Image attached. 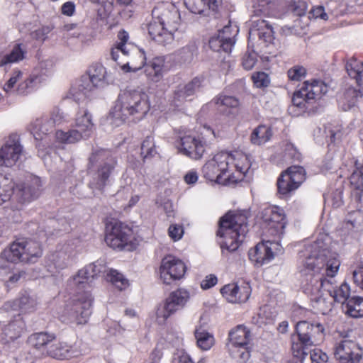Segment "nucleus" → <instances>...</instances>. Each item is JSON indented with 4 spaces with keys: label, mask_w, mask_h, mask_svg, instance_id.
Here are the masks:
<instances>
[{
    "label": "nucleus",
    "mask_w": 363,
    "mask_h": 363,
    "mask_svg": "<svg viewBox=\"0 0 363 363\" xmlns=\"http://www.w3.org/2000/svg\"><path fill=\"white\" fill-rule=\"evenodd\" d=\"M334 355L342 363H358L362 352L354 341L344 339L336 345Z\"/></svg>",
    "instance_id": "obj_22"
},
{
    "label": "nucleus",
    "mask_w": 363,
    "mask_h": 363,
    "mask_svg": "<svg viewBox=\"0 0 363 363\" xmlns=\"http://www.w3.org/2000/svg\"><path fill=\"white\" fill-rule=\"evenodd\" d=\"M75 128L86 139L92 135L94 125L92 123L91 115L86 110H83L77 113Z\"/></svg>",
    "instance_id": "obj_36"
},
{
    "label": "nucleus",
    "mask_w": 363,
    "mask_h": 363,
    "mask_svg": "<svg viewBox=\"0 0 363 363\" xmlns=\"http://www.w3.org/2000/svg\"><path fill=\"white\" fill-rule=\"evenodd\" d=\"M186 7L194 13L213 15L217 17L222 6L223 0H184Z\"/></svg>",
    "instance_id": "obj_26"
},
{
    "label": "nucleus",
    "mask_w": 363,
    "mask_h": 363,
    "mask_svg": "<svg viewBox=\"0 0 363 363\" xmlns=\"http://www.w3.org/2000/svg\"><path fill=\"white\" fill-rule=\"evenodd\" d=\"M157 154L154 140L152 136H147L141 145V155L144 158L152 157Z\"/></svg>",
    "instance_id": "obj_51"
},
{
    "label": "nucleus",
    "mask_w": 363,
    "mask_h": 363,
    "mask_svg": "<svg viewBox=\"0 0 363 363\" xmlns=\"http://www.w3.org/2000/svg\"><path fill=\"white\" fill-rule=\"evenodd\" d=\"M106 279L112 283L119 290H123L128 286V281L124 276L118 271L110 269H106Z\"/></svg>",
    "instance_id": "obj_46"
},
{
    "label": "nucleus",
    "mask_w": 363,
    "mask_h": 363,
    "mask_svg": "<svg viewBox=\"0 0 363 363\" xmlns=\"http://www.w3.org/2000/svg\"><path fill=\"white\" fill-rule=\"evenodd\" d=\"M257 62V55L254 51H247L242 57V65L246 70H251Z\"/></svg>",
    "instance_id": "obj_53"
},
{
    "label": "nucleus",
    "mask_w": 363,
    "mask_h": 363,
    "mask_svg": "<svg viewBox=\"0 0 363 363\" xmlns=\"http://www.w3.org/2000/svg\"><path fill=\"white\" fill-rule=\"evenodd\" d=\"M347 315L353 318L363 317V298L359 297L350 298L343 306Z\"/></svg>",
    "instance_id": "obj_39"
},
{
    "label": "nucleus",
    "mask_w": 363,
    "mask_h": 363,
    "mask_svg": "<svg viewBox=\"0 0 363 363\" xmlns=\"http://www.w3.org/2000/svg\"><path fill=\"white\" fill-rule=\"evenodd\" d=\"M216 104L218 106H226L229 108H235L238 106V100L230 96H220L216 99Z\"/></svg>",
    "instance_id": "obj_55"
},
{
    "label": "nucleus",
    "mask_w": 363,
    "mask_h": 363,
    "mask_svg": "<svg viewBox=\"0 0 363 363\" xmlns=\"http://www.w3.org/2000/svg\"><path fill=\"white\" fill-rule=\"evenodd\" d=\"M229 30V26H225L217 35L211 38L209 40V47L212 50L215 52H220L222 50L226 53L231 52L235 40L233 38L226 35Z\"/></svg>",
    "instance_id": "obj_33"
},
{
    "label": "nucleus",
    "mask_w": 363,
    "mask_h": 363,
    "mask_svg": "<svg viewBox=\"0 0 363 363\" xmlns=\"http://www.w3.org/2000/svg\"><path fill=\"white\" fill-rule=\"evenodd\" d=\"M55 339L54 335L41 332L31 335L28 338V342L30 345L37 349L45 347L48 348Z\"/></svg>",
    "instance_id": "obj_42"
},
{
    "label": "nucleus",
    "mask_w": 363,
    "mask_h": 363,
    "mask_svg": "<svg viewBox=\"0 0 363 363\" xmlns=\"http://www.w3.org/2000/svg\"><path fill=\"white\" fill-rule=\"evenodd\" d=\"M116 164L114 159L110 156L109 152L100 150L91 154L89 157V169L97 167L92 176L90 186L93 189L102 190L107 184L108 179Z\"/></svg>",
    "instance_id": "obj_9"
},
{
    "label": "nucleus",
    "mask_w": 363,
    "mask_h": 363,
    "mask_svg": "<svg viewBox=\"0 0 363 363\" xmlns=\"http://www.w3.org/2000/svg\"><path fill=\"white\" fill-rule=\"evenodd\" d=\"M301 263L309 272H317V278L313 282L314 285L306 287L309 293L318 291L323 289L330 298L342 303L343 306L350 299V289L348 284L342 283L340 286L335 285V277L340 266L339 255L324 247L323 242L318 240L308 246L303 255Z\"/></svg>",
    "instance_id": "obj_1"
},
{
    "label": "nucleus",
    "mask_w": 363,
    "mask_h": 363,
    "mask_svg": "<svg viewBox=\"0 0 363 363\" xmlns=\"http://www.w3.org/2000/svg\"><path fill=\"white\" fill-rule=\"evenodd\" d=\"M183 234L184 230L181 225L172 224L169 227L168 235L174 241L180 240Z\"/></svg>",
    "instance_id": "obj_58"
},
{
    "label": "nucleus",
    "mask_w": 363,
    "mask_h": 363,
    "mask_svg": "<svg viewBox=\"0 0 363 363\" xmlns=\"http://www.w3.org/2000/svg\"><path fill=\"white\" fill-rule=\"evenodd\" d=\"M22 75V72L21 71H15L8 82L5 84L4 86V90L6 93H9L12 91V89L16 82L18 81L20 77Z\"/></svg>",
    "instance_id": "obj_59"
},
{
    "label": "nucleus",
    "mask_w": 363,
    "mask_h": 363,
    "mask_svg": "<svg viewBox=\"0 0 363 363\" xmlns=\"http://www.w3.org/2000/svg\"><path fill=\"white\" fill-rule=\"evenodd\" d=\"M252 22L250 35H257L264 42L272 43L274 37L271 25L264 19L252 20Z\"/></svg>",
    "instance_id": "obj_34"
},
{
    "label": "nucleus",
    "mask_w": 363,
    "mask_h": 363,
    "mask_svg": "<svg viewBox=\"0 0 363 363\" xmlns=\"http://www.w3.org/2000/svg\"><path fill=\"white\" fill-rule=\"evenodd\" d=\"M49 116L55 125L62 124L67 118V116L58 108H55Z\"/></svg>",
    "instance_id": "obj_60"
},
{
    "label": "nucleus",
    "mask_w": 363,
    "mask_h": 363,
    "mask_svg": "<svg viewBox=\"0 0 363 363\" xmlns=\"http://www.w3.org/2000/svg\"><path fill=\"white\" fill-rule=\"evenodd\" d=\"M354 282L363 290V267H359L352 272Z\"/></svg>",
    "instance_id": "obj_64"
},
{
    "label": "nucleus",
    "mask_w": 363,
    "mask_h": 363,
    "mask_svg": "<svg viewBox=\"0 0 363 363\" xmlns=\"http://www.w3.org/2000/svg\"><path fill=\"white\" fill-rule=\"evenodd\" d=\"M106 272V266L103 261H97L89 264L78 271L73 277L72 284L79 290L85 289L84 291H89L90 284L92 280L100 273Z\"/></svg>",
    "instance_id": "obj_20"
},
{
    "label": "nucleus",
    "mask_w": 363,
    "mask_h": 363,
    "mask_svg": "<svg viewBox=\"0 0 363 363\" xmlns=\"http://www.w3.org/2000/svg\"><path fill=\"white\" fill-rule=\"evenodd\" d=\"M186 267L180 259L169 255L161 261L160 267V279L165 284L182 279L186 273Z\"/></svg>",
    "instance_id": "obj_16"
},
{
    "label": "nucleus",
    "mask_w": 363,
    "mask_h": 363,
    "mask_svg": "<svg viewBox=\"0 0 363 363\" xmlns=\"http://www.w3.org/2000/svg\"><path fill=\"white\" fill-rule=\"evenodd\" d=\"M253 17H260L259 19H263V17L267 16L270 13V6L266 0H261L253 6L252 10Z\"/></svg>",
    "instance_id": "obj_52"
},
{
    "label": "nucleus",
    "mask_w": 363,
    "mask_h": 363,
    "mask_svg": "<svg viewBox=\"0 0 363 363\" xmlns=\"http://www.w3.org/2000/svg\"><path fill=\"white\" fill-rule=\"evenodd\" d=\"M272 135V133L269 127L260 125L252 131L250 140L252 143L260 145L267 142L271 138Z\"/></svg>",
    "instance_id": "obj_43"
},
{
    "label": "nucleus",
    "mask_w": 363,
    "mask_h": 363,
    "mask_svg": "<svg viewBox=\"0 0 363 363\" xmlns=\"http://www.w3.org/2000/svg\"><path fill=\"white\" fill-rule=\"evenodd\" d=\"M198 48L195 43H190L179 50V56L184 62H190L197 55Z\"/></svg>",
    "instance_id": "obj_49"
},
{
    "label": "nucleus",
    "mask_w": 363,
    "mask_h": 363,
    "mask_svg": "<svg viewBox=\"0 0 363 363\" xmlns=\"http://www.w3.org/2000/svg\"><path fill=\"white\" fill-rule=\"evenodd\" d=\"M150 110V103L147 94L138 89L124 90L118 96L110 115L113 123L119 125L129 116L141 120Z\"/></svg>",
    "instance_id": "obj_3"
},
{
    "label": "nucleus",
    "mask_w": 363,
    "mask_h": 363,
    "mask_svg": "<svg viewBox=\"0 0 363 363\" xmlns=\"http://www.w3.org/2000/svg\"><path fill=\"white\" fill-rule=\"evenodd\" d=\"M57 139L64 143H74L82 139H86L77 129H72L67 132L58 130L56 132Z\"/></svg>",
    "instance_id": "obj_47"
},
{
    "label": "nucleus",
    "mask_w": 363,
    "mask_h": 363,
    "mask_svg": "<svg viewBox=\"0 0 363 363\" xmlns=\"http://www.w3.org/2000/svg\"><path fill=\"white\" fill-rule=\"evenodd\" d=\"M306 74V69L299 65H296L289 69L288 77L291 80L299 81L302 79Z\"/></svg>",
    "instance_id": "obj_54"
},
{
    "label": "nucleus",
    "mask_w": 363,
    "mask_h": 363,
    "mask_svg": "<svg viewBox=\"0 0 363 363\" xmlns=\"http://www.w3.org/2000/svg\"><path fill=\"white\" fill-rule=\"evenodd\" d=\"M52 261L57 268L64 269L71 264L72 257L65 250H60L53 255Z\"/></svg>",
    "instance_id": "obj_50"
},
{
    "label": "nucleus",
    "mask_w": 363,
    "mask_h": 363,
    "mask_svg": "<svg viewBox=\"0 0 363 363\" xmlns=\"http://www.w3.org/2000/svg\"><path fill=\"white\" fill-rule=\"evenodd\" d=\"M109 84V75L106 68L101 64L91 65L86 74L83 75L79 83L70 89V94L74 100L79 101L89 96L96 89L104 87Z\"/></svg>",
    "instance_id": "obj_5"
},
{
    "label": "nucleus",
    "mask_w": 363,
    "mask_h": 363,
    "mask_svg": "<svg viewBox=\"0 0 363 363\" xmlns=\"http://www.w3.org/2000/svg\"><path fill=\"white\" fill-rule=\"evenodd\" d=\"M275 247H279L278 242L267 241L258 243L249 250V259L257 267L267 264L274 259V253L272 248Z\"/></svg>",
    "instance_id": "obj_25"
},
{
    "label": "nucleus",
    "mask_w": 363,
    "mask_h": 363,
    "mask_svg": "<svg viewBox=\"0 0 363 363\" xmlns=\"http://www.w3.org/2000/svg\"><path fill=\"white\" fill-rule=\"evenodd\" d=\"M195 337L198 347L203 350H210L215 344L213 335L202 328L195 330Z\"/></svg>",
    "instance_id": "obj_41"
},
{
    "label": "nucleus",
    "mask_w": 363,
    "mask_h": 363,
    "mask_svg": "<svg viewBox=\"0 0 363 363\" xmlns=\"http://www.w3.org/2000/svg\"><path fill=\"white\" fill-rule=\"evenodd\" d=\"M310 358L313 363H326L328 355L319 349H314L310 351Z\"/></svg>",
    "instance_id": "obj_57"
},
{
    "label": "nucleus",
    "mask_w": 363,
    "mask_h": 363,
    "mask_svg": "<svg viewBox=\"0 0 363 363\" xmlns=\"http://www.w3.org/2000/svg\"><path fill=\"white\" fill-rule=\"evenodd\" d=\"M38 305L37 298L35 294L24 291L19 297L12 301L6 302L2 309L9 311H21L22 312H33L36 309Z\"/></svg>",
    "instance_id": "obj_28"
},
{
    "label": "nucleus",
    "mask_w": 363,
    "mask_h": 363,
    "mask_svg": "<svg viewBox=\"0 0 363 363\" xmlns=\"http://www.w3.org/2000/svg\"><path fill=\"white\" fill-rule=\"evenodd\" d=\"M48 354L56 359H66L71 357L69 350L62 347L60 342L51 343L47 350Z\"/></svg>",
    "instance_id": "obj_48"
},
{
    "label": "nucleus",
    "mask_w": 363,
    "mask_h": 363,
    "mask_svg": "<svg viewBox=\"0 0 363 363\" xmlns=\"http://www.w3.org/2000/svg\"><path fill=\"white\" fill-rule=\"evenodd\" d=\"M348 75L354 79L359 86L363 85V62L358 61L355 57H351L345 65Z\"/></svg>",
    "instance_id": "obj_38"
},
{
    "label": "nucleus",
    "mask_w": 363,
    "mask_h": 363,
    "mask_svg": "<svg viewBox=\"0 0 363 363\" xmlns=\"http://www.w3.org/2000/svg\"><path fill=\"white\" fill-rule=\"evenodd\" d=\"M132 238V229L127 225L115 220L106 223L105 242L113 249L133 250L135 244Z\"/></svg>",
    "instance_id": "obj_10"
},
{
    "label": "nucleus",
    "mask_w": 363,
    "mask_h": 363,
    "mask_svg": "<svg viewBox=\"0 0 363 363\" xmlns=\"http://www.w3.org/2000/svg\"><path fill=\"white\" fill-rule=\"evenodd\" d=\"M261 218L267 225L271 235L280 237L284 234L286 221L282 209L277 206L266 207L261 212Z\"/></svg>",
    "instance_id": "obj_18"
},
{
    "label": "nucleus",
    "mask_w": 363,
    "mask_h": 363,
    "mask_svg": "<svg viewBox=\"0 0 363 363\" xmlns=\"http://www.w3.org/2000/svg\"><path fill=\"white\" fill-rule=\"evenodd\" d=\"M91 303L90 293L78 291L65 303L60 313V319L66 323L85 324L91 313Z\"/></svg>",
    "instance_id": "obj_6"
},
{
    "label": "nucleus",
    "mask_w": 363,
    "mask_h": 363,
    "mask_svg": "<svg viewBox=\"0 0 363 363\" xmlns=\"http://www.w3.org/2000/svg\"><path fill=\"white\" fill-rule=\"evenodd\" d=\"M300 267V272L304 276L302 281L303 292L311 297L312 306L317 312L322 314L327 313L332 308V301L331 300H328V298L325 296L323 289H318V291L315 293H309L306 291V287L308 285V286L314 285L313 282L315 279H318L317 272H309L302 264ZM326 295H328V293Z\"/></svg>",
    "instance_id": "obj_14"
},
{
    "label": "nucleus",
    "mask_w": 363,
    "mask_h": 363,
    "mask_svg": "<svg viewBox=\"0 0 363 363\" xmlns=\"http://www.w3.org/2000/svg\"><path fill=\"white\" fill-rule=\"evenodd\" d=\"M52 26H43L33 33V36L35 39L40 41H44L47 38L48 33L52 30Z\"/></svg>",
    "instance_id": "obj_61"
},
{
    "label": "nucleus",
    "mask_w": 363,
    "mask_h": 363,
    "mask_svg": "<svg viewBox=\"0 0 363 363\" xmlns=\"http://www.w3.org/2000/svg\"><path fill=\"white\" fill-rule=\"evenodd\" d=\"M201 87V81L194 78L186 84H180L174 91V101L175 103H182L191 96Z\"/></svg>",
    "instance_id": "obj_35"
},
{
    "label": "nucleus",
    "mask_w": 363,
    "mask_h": 363,
    "mask_svg": "<svg viewBox=\"0 0 363 363\" xmlns=\"http://www.w3.org/2000/svg\"><path fill=\"white\" fill-rule=\"evenodd\" d=\"M42 254V249L38 242L21 238L13 242L9 249L3 251L1 255L10 262L35 263Z\"/></svg>",
    "instance_id": "obj_8"
},
{
    "label": "nucleus",
    "mask_w": 363,
    "mask_h": 363,
    "mask_svg": "<svg viewBox=\"0 0 363 363\" xmlns=\"http://www.w3.org/2000/svg\"><path fill=\"white\" fill-rule=\"evenodd\" d=\"M250 331L243 325H238L228 333L226 347L232 357L242 362L250 357Z\"/></svg>",
    "instance_id": "obj_12"
},
{
    "label": "nucleus",
    "mask_w": 363,
    "mask_h": 363,
    "mask_svg": "<svg viewBox=\"0 0 363 363\" xmlns=\"http://www.w3.org/2000/svg\"><path fill=\"white\" fill-rule=\"evenodd\" d=\"M164 56H157L146 62L144 72L147 81L152 83L160 82L165 73L170 69V65Z\"/></svg>",
    "instance_id": "obj_24"
},
{
    "label": "nucleus",
    "mask_w": 363,
    "mask_h": 363,
    "mask_svg": "<svg viewBox=\"0 0 363 363\" xmlns=\"http://www.w3.org/2000/svg\"><path fill=\"white\" fill-rule=\"evenodd\" d=\"M189 298V292L183 289L172 292L162 305L157 307V320L160 323L164 322L170 315L182 308Z\"/></svg>",
    "instance_id": "obj_15"
},
{
    "label": "nucleus",
    "mask_w": 363,
    "mask_h": 363,
    "mask_svg": "<svg viewBox=\"0 0 363 363\" xmlns=\"http://www.w3.org/2000/svg\"><path fill=\"white\" fill-rule=\"evenodd\" d=\"M229 156L230 159L228 160V171L230 172V164L233 163L235 169V172H230L233 178L232 182L242 181L250 173L251 164L248 155L242 152L235 151L229 153Z\"/></svg>",
    "instance_id": "obj_23"
},
{
    "label": "nucleus",
    "mask_w": 363,
    "mask_h": 363,
    "mask_svg": "<svg viewBox=\"0 0 363 363\" xmlns=\"http://www.w3.org/2000/svg\"><path fill=\"white\" fill-rule=\"evenodd\" d=\"M26 54L25 48L21 44H16L11 51L0 59V66L6 67L9 64L17 62L22 60Z\"/></svg>",
    "instance_id": "obj_40"
},
{
    "label": "nucleus",
    "mask_w": 363,
    "mask_h": 363,
    "mask_svg": "<svg viewBox=\"0 0 363 363\" xmlns=\"http://www.w3.org/2000/svg\"><path fill=\"white\" fill-rule=\"evenodd\" d=\"M26 328V324L20 314L13 316V318L5 325L2 329V338L6 342L13 341L18 338Z\"/></svg>",
    "instance_id": "obj_32"
},
{
    "label": "nucleus",
    "mask_w": 363,
    "mask_h": 363,
    "mask_svg": "<svg viewBox=\"0 0 363 363\" xmlns=\"http://www.w3.org/2000/svg\"><path fill=\"white\" fill-rule=\"evenodd\" d=\"M118 39L119 40V42L117 43L116 46L113 48L111 50V56L113 60L118 61V52L122 53V50L125 48H133V45L130 43H127L129 35L128 33L125 31L124 30H122L118 32Z\"/></svg>",
    "instance_id": "obj_45"
},
{
    "label": "nucleus",
    "mask_w": 363,
    "mask_h": 363,
    "mask_svg": "<svg viewBox=\"0 0 363 363\" xmlns=\"http://www.w3.org/2000/svg\"><path fill=\"white\" fill-rule=\"evenodd\" d=\"M296 331L299 343H293L291 349L294 356L304 359L308 354V347L319 344L323 339L324 328L320 323H311L303 320L296 323Z\"/></svg>",
    "instance_id": "obj_7"
},
{
    "label": "nucleus",
    "mask_w": 363,
    "mask_h": 363,
    "mask_svg": "<svg viewBox=\"0 0 363 363\" xmlns=\"http://www.w3.org/2000/svg\"><path fill=\"white\" fill-rule=\"evenodd\" d=\"M206 146V142L191 134L184 133L179 136V151L191 159H201L205 152Z\"/></svg>",
    "instance_id": "obj_19"
},
{
    "label": "nucleus",
    "mask_w": 363,
    "mask_h": 363,
    "mask_svg": "<svg viewBox=\"0 0 363 363\" xmlns=\"http://www.w3.org/2000/svg\"><path fill=\"white\" fill-rule=\"evenodd\" d=\"M306 179L305 169L300 166H292L282 172L277 181L278 191L287 195L297 189Z\"/></svg>",
    "instance_id": "obj_17"
},
{
    "label": "nucleus",
    "mask_w": 363,
    "mask_h": 363,
    "mask_svg": "<svg viewBox=\"0 0 363 363\" xmlns=\"http://www.w3.org/2000/svg\"><path fill=\"white\" fill-rule=\"evenodd\" d=\"M172 363H192V361L186 352L179 351L174 354Z\"/></svg>",
    "instance_id": "obj_63"
},
{
    "label": "nucleus",
    "mask_w": 363,
    "mask_h": 363,
    "mask_svg": "<svg viewBox=\"0 0 363 363\" xmlns=\"http://www.w3.org/2000/svg\"><path fill=\"white\" fill-rule=\"evenodd\" d=\"M253 82L257 87H267L269 84V77L264 72H257L252 77Z\"/></svg>",
    "instance_id": "obj_56"
},
{
    "label": "nucleus",
    "mask_w": 363,
    "mask_h": 363,
    "mask_svg": "<svg viewBox=\"0 0 363 363\" xmlns=\"http://www.w3.org/2000/svg\"><path fill=\"white\" fill-rule=\"evenodd\" d=\"M229 152H220L207 161L202 168L203 177L211 182L218 184H225L227 181L232 182L231 174L228 171V160H230Z\"/></svg>",
    "instance_id": "obj_13"
},
{
    "label": "nucleus",
    "mask_w": 363,
    "mask_h": 363,
    "mask_svg": "<svg viewBox=\"0 0 363 363\" xmlns=\"http://www.w3.org/2000/svg\"><path fill=\"white\" fill-rule=\"evenodd\" d=\"M23 147L16 140L10 139L0 150V166L12 167L19 159Z\"/></svg>",
    "instance_id": "obj_30"
},
{
    "label": "nucleus",
    "mask_w": 363,
    "mask_h": 363,
    "mask_svg": "<svg viewBox=\"0 0 363 363\" xmlns=\"http://www.w3.org/2000/svg\"><path fill=\"white\" fill-rule=\"evenodd\" d=\"M328 91L326 84L321 80L306 81L301 88L296 91L292 98L294 106L311 110V106Z\"/></svg>",
    "instance_id": "obj_11"
},
{
    "label": "nucleus",
    "mask_w": 363,
    "mask_h": 363,
    "mask_svg": "<svg viewBox=\"0 0 363 363\" xmlns=\"http://www.w3.org/2000/svg\"><path fill=\"white\" fill-rule=\"evenodd\" d=\"M355 169L350 176V183L356 190L359 191V196L363 193V162H354Z\"/></svg>",
    "instance_id": "obj_44"
},
{
    "label": "nucleus",
    "mask_w": 363,
    "mask_h": 363,
    "mask_svg": "<svg viewBox=\"0 0 363 363\" xmlns=\"http://www.w3.org/2000/svg\"><path fill=\"white\" fill-rule=\"evenodd\" d=\"M13 185H4V191H0V205L3 204L4 202L9 201L11 196V194L13 192Z\"/></svg>",
    "instance_id": "obj_62"
},
{
    "label": "nucleus",
    "mask_w": 363,
    "mask_h": 363,
    "mask_svg": "<svg viewBox=\"0 0 363 363\" xmlns=\"http://www.w3.org/2000/svg\"><path fill=\"white\" fill-rule=\"evenodd\" d=\"M220 293L230 303H245L250 296L251 289L248 285L229 284L220 289Z\"/></svg>",
    "instance_id": "obj_31"
},
{
    "label": "nucleus",
    "mask_w": 363,
    "mask_h": 363,
    "mask_svg": "<svg viewBox=\"0 0 363 363\" xmlns=\"http://www.w3.org/2000/svg\"><path fill=\"white\" fill-rule=\"evenodd\" d=\"M247 216L242 213L228 212L219 222L217 236L222 250L235 251L248 232Z\"/></svg>",
    "instance_id": "obj_4"
},
{
    "label": "nucleus",
    "mask_w": 363,
    "mask_h": 363,
    "mask_svg": "<svg viewBox=\"0 0 363 363\" xmlns=\"http://www.w3.org/2000/svg\"><path fill=\"white\" fill-rule=\"evenodd\" d=\"M122 55L129 58V60L121 66V69L125 72H136L146 64L145 52L134 46L133 48H124L122 50Z\"/></svg>",
    "instance_id": "obj_29"
},
{
    "label": "nucleus",
    "mask_w": 363,
    "mask_h": 363,
    "mask_svg": "<svg viewBox=\"0 0 363 363\" xmlns=\"http://www.w3.org/2000/svg\"><path fill=\"white\" fill-rule=\"evenodd\" d=\"M50 62H40L38 67L36 68L30 76L21 82L17 89L16 92L19 95H27L35 89H36L47 77L50 74V69L47 68Z\"/></svg>",
    "instance_id": "obj_21"
},
{
    "label": "nucleus",
    "mask_w": 363,
    "mask_h": 363,
    "mask_svg": "<svg viewBox=\"0 0 363 363\" xmlns=\"http://www.w3.org/2000/svg\"><path fill=\"white\" fill-rule=\"evenodd\" d=\"M153 21L148 24L150 36L159 44L167 45L174 40L180 25V13L172 2H159L152 11Z\"/></svg>",
    "instance_id": "obj_2"
},
{
    "label": "nucleus",
    "mask_w": 363,
    "mask_h": 363,
    "mask_svg": "<svg viewBox=\"0 0 363 363\" xmlns=\"http://www.w3.org/2000/svg\"><path fill=\"white\" fill-rule=\"evenodd\" d=\"M52 119L49 116L36 119L31 125V133L36 139L41 138V134L47 135L55 128Z\"/></svg>",
    "instance_id": "obj_37"
},
{
    "label": "nucleus",
    "mask_w": 363,
    "mask_h": 363,
    "mask_svg": "<svg viewBox=\"0 0 363 363\" xmlns=\"http://www.w3.org/2000/svg\"><path fill=\"white\" fill-rule=\"evenodd\" d=\"M41 186L40 179L33 177L29 182L17 186L15 196L22 204L30 202L39 196Z\"/></svg>",
    "instance_id": "obj_27"
}]
</instances>
